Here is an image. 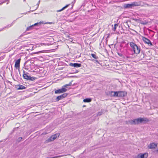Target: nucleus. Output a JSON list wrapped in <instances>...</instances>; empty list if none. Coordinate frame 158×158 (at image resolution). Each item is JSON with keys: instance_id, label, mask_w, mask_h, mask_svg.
Returning <instances> with one entry per match:
<instances>
[{"instance_id": "obj_11", "label": "nucleus", "mask_w": 158, "mask_h": 158, "mask_svg": "<svg viewBox=\"0 0 158 158\" xmlns=\"http://www.w3.org/2000/svg\"><path fill=\"white\" fill-rule=\"evenodd\" d=\"M60 135V134L56 133L55 134L52 135L51 137H50V141H53L57 138H58Z\"/></svg>"}, {"instance_id": "obj_25", "label": "nucleus", "mask_w": 158, "mask_h": 158, "mask_svg": "<svg viewBox=\"0 0 158 158\" xmlns=\"http://www.w3.org/2000/svg\"><path fill=\"white\" fill-rule=\"evenodd\" d=\"M22 139V137H19V138L18 139V141H20Z\"/></svg>"}, {"instance_id": "obj_17", "label": "nucleus", "mask_w": 158, "mask_h": 158, "mask_svg": "<svg viewBox=\"0 0 158 158\" xmlns=\"http://www.w3.org/2000/svg\"><path fill=\"white\" fill-rule=\"evenodd\" d=\"M124 7L126 8H131L133 7L132 3L131 4H125Z\"/></svg>"}, {"instance_id": "obj_33", "label": "nucleus", "mask_w": 158, "mask_h": 158, "mask_svg": "<svg viewBox=\"0 0 158 158\" xmlns=\"http://www.w3.org/2000/svg\"><path fill=\"white\" fill-rule=\"evenodd\" d=\"M2 29L0 30V31H2Z\"/></svg>"}, {"instance_id": "obj_12", "label": "nucleus", "mask_w": 158, "mask_h": 158, "mask_svg": "<svg viewBox=\"0 0 158 158\" xmlns=\"http://www.w3.org/2000/svg\"><path fill=\"white\" fill-rule=\"evenodd\" d=\"M147 156L148 154L147 153L140 154L138 155L136 158H146L147 157Z\"/></svg>"}, {"instance_id": "obj_32", "label": "nucleus", "mask_w": 158, "mask_h": 158, "mask_svg": "<svg viewBox=\"0 0 158 158\" xmlns=\"http://www.w3.org/2000/svg\"><path fill=\"white\" fill-rule=\"evenodd\" d=\"M49 23L48 22V23Z\"/></svg>"}, {"instance_id": "obj_7", "label": "nucleus", "mask_w": 158, "mask_h": 158, "mask_svg": "<svg viewBox=\"0 0 158 158\" xmlns=\"http://www.w3.org/2000/svg\"><path fill=\"white\" fill-rule=\"evenodd\" d=\"M67 95L68 94L67 93H64L63 94L57 97L56 99V101L58 102L59 100L66 97Z\"/></svg>"}, {"instance_id": "obj_13", "label": "nucleus", "mask_w": 158, "mask_h": 158, "mask_svg": "<svg viewBox=\"0 0 158 158\" xmlns=\"http://www.w3.org/2000/svg\"><path fill=\"white\" fill-rule=\"evenodd\" d=\"M69 65L71 66H73L74 67H81V65L80 64H78L77 63H70L69 64Z\"/></svg>"}, {"instance_id": "obj_35", "label": "nucleus", "mask_w": 158, "mask_h": 158, "mask_svg": "<svg viewBox=\"0 0 158 158\" xmlns=\"http://www.w3.org/2000/svg\"><path fill=\"white\" fill-rule=\"evenodd\" d=\"M51 23H51V22H50V24H51Z\"/></svg>"}, {"instance_id": "obj_30", "label": "nucleus", "mask_w": 158, "mask_h": 158, "mask_svg": "<svg viewBox=\"0 0 158 158\" xmlns=\"http://www.w3.org/2000/svg\"><path fill=\"white\" fill-rule=\"evenodd\" d=\"M54 33V32H53L52 31H50V35H51V34H54V33Z\"/></svg>"}, {"instance_id": "obj_26", "label": "nucleus", "mask_w": 158, "mask_h": 158, "mask_svg": "<svg viewBox=\"0 0 158 158\" xmlns=\"http://www.w3.org/2000/svg\"><path fill=\"white\" fill-rule=\"evenodd\" d=\"M118 55L120 56H123V55L122 53H118Z\"/></svg>"}, {"instance_id": "obj_16", "label": "nucleus", "mask_w": 158, "mask_h": 158, "mask_svg": "<svg viewBox=\"0 0 158 158\" xmlns=\"http://www.w3.org/2000/svg\"><path fill=\"white\" fill-rule=\"evenodd\" d=\"M156 147L157 145L154 143H151L148 146V148L150 149L155 148Z\"/></svg>"}, {"instance_id": "obj_14", "label": "nucleus", "mask_w": 158, "mask_h": 158, "mask_svg": "<svg viewBox=\"0 0 158 158\" xmlns=\"http://www.w3.org/2000/svg\"><path fill=\"white\" fill-rule=\"evenodd\" d=\"M117 93V91H110L108 93V94L111 97H116Z\"/></svg>"}, {"instance_id": "obj_10", "label": "nucleus", "mask_w": 158, "mask_h": 158, "mask_svg": "<svg viewBox=\"0 0 158 158\" xmlns=\"http://www.w3.org/2000/svg\"><path fill=\"white\" fill-rule=\"evenodd\" d=\"M43 23V22H40L39 23H35L34 24L32 25L31 26L27 27V28L26 31H27L31 30L32 29L33 27L34 26H36L38 24H40L41 23Z\"/></svg>"}, {"instance_id": "obj_29", "label": "nucleus", "mask_w": 158, "mask_h": 158, "mask_svg": "<svg viewBox=\"0 0 158 158\" xmlns=\"http://www.w3.org/2000/svg\"><path fill=\"white\" fill-rule=\"evenodd\" d=\"M49 138H48V139L45 142L46 143H48L49 142Z\"/></svg>"}, {"instance_id": "obj_6", "label": "nucleus", "mask_w": 158, "mask_h": 158, "mask_svg": "<svg viewBox=\"0 0 158 158\" xmlns=\"http://www.w3.org/2000/svg\"><path fill=\"white\" fill-rule=\"evenodd\" d=\"M116 97H123L127 95V93L123 91H117Z\"/></svg>"}, {"instance_id": "obj_22", "label": "nucleus", "mask_w": 158, "mask_h": 158, "mask_svg": "<svg viewBox=\"0 0 158 158\" xmlns=\"http://www.w3.org/2000/svg\"><path fill=\"white\" fill-rule=\"evenodd\" d=\"M118 26L117 24H115L114 25V27L112 28V30L114 31H115L117 27Z\"/></svg>"}, {"instance_id": "obj_2", "label": "nucleus", "mask_w": 158, "mask_h": 158, "mask_svg": "<svg viewBox=\"0 0 158 158\" xmlns=\"http://www.w3.org/2000/svg\"><path fill=\"white\" fill-rule=\"evenodd\" d=\"M147 122L149 121V120L147 118H138L134 119V120H131L129 122L131 124H138L142 122Z\"/></svg>"}, {"instance_id": "obj_31", "label": "nucleus", "mask_w": 158, "mask_h": 158, "mask_svg": "<svg viewBox=\"0 0 158 158\" xmlns=\"http://www.w3.org/2000/svg\"><path fill=\"white\" fill-rule=\"evenodd\" d=\"M40 1H39L38 2V4H37V5H39L40 3Z\"/></svg>"}, {"instance_id": "obj_5", "label": "nucleus", "mask_w": 158, "mask_h": 158, "mask_svg": "<svg viewBox=\"0 0 158 158\" xmlns=\"http://www.w3.org/2000/svg\"><path fill=\"white\" fill-rule=\"evenodd\" d=\"M23 77L24 79L31 81H33L35 79V77H31L29 76L28 73H25V72L24 70L23 71Z\"/></svg>"}, {"instance_id": "obj_28", "label": "nucleus", "mask_w": 158, "mask_h": 158, "mask_svg": "<svg viewBox=\"0 0 158 158\" xmlns=\"http://www.w3.org/2000/svg\"><path fill=\"white\" fill-rule=\"evenodd\" d=\"M94 60V61L95 62L97 63L98 64H99V61L97 60V59L95 60Z\"/></svg>"}, {"instance_id": "obj_34", "label": "nucleus", "mask_w": 158, "mask_h": 158, "mask_svg": "<svg viewBox=\"0 0 158 158\" xmlns=\"http://www.w3.org/2000/svg\"><path fill=\"white\" fill-rule=\"evenodd\" d=\"M157 151L158 152V149L157 150Z\"/></svg>"}, {"instance_id": "obj_15", "label": "nucleus", "mask_w": 158, "mask_h": 158, "mask_svg": "<svg viewBox=\"0 0 158 158\" xmlns=\"http://www.w3.org/2000/svg\"><path fill=\"white\" fill-rule=\"evenodd\" d=\"M20 60V59L17 60L15 63V67L16 69L19 68V67Z\"/></svg>"}, {"instance_id": "obj_4", "label": "nucleus", "mask_w": 158, "mask_h": 158, "mask_svg": "<svg viewBox=\"0 0 158 158\" xmlns=\"http://www.w3.org/2000/svg\"><path fill=\"white\" fill-rule=\"evenodd\" d=\"M54 38L52 35H50V45H52V44H54V49H52V48H53V47H50V48H52L50 49V52H53V51L55 50V49H56L57 48V45L56 43H55V42H53V40H54Z\"/></svg>"}, {"instance_id": "obj_3", "label": "nucleus", "mask_w": 158, "mask_h": 158, "mask_svg": "<svg viewBox=\"0 0 158 158\" xmlns=\"http://www.w3.org/2000/svg\"><path fill=\"white\" fill-rule=\"evenodd\" d=\"M134 6H151L145 3L142 1H139L138 2H132Z\"/></svg>"}, {"instance_id": "obj_8", "label": "nucleus", "mask_w": 158, "mask_h": 158, "mask_svg": "<svg viewBox=\"0 0 158 158\" xmlns=\"http://www.w3.org/2000/svg\"><path fill=\"white\" fill-rule=\"evenodd\" d=\"M142 40L145 43L148 44L149 46H151L152 44L150 40L145 37H143Z\"/></svg>"}, {"instance_id": "obj_19", "label": "nucleus", "mask_w": 158, "mask_h": 158, "mask_svg": "<svg viewBox=\"0 0 158 158\" xmlns=\"http://www.w3.org/2000/svg\"><path fill=\"white\" fill-rule=\"evenodd\" d=\"M69 4H68V5H66V6H64L61 9L59 10H57V12H60V11L63 10L64 9H65L67 7L69 6Z\"/></svg>"}, {"instance_id": "obj_18", "label": "nucleus", "mask_w": 158, "mask_h": 158, "mask_svg": "<svg viewBox=\"0 0 158 158\" xmlns=\"http://www.w3.org/2000/svg\"><path fill=\"white\" fill-rule=\"evenodd\" d=\"M91 101V99L90 98H86L83 100V102H89Z\"/></svg>"}, {"instance_id": "obj_1", "label": "nucleus", "mask_w": 158, "mask_h": 158, "mask_svg": "<svg viewBox=\"0 0 158 158\" xmlns=\"http://www.w3.org/2000/svg\"><path fill=\"white\" fill-rule=\"evenodd\" d=\"M130 45L131 48V51L134 52V54H139L140 51V47L138 46L133 42H130Z\"/></svg>"}, {"instance_id": "obj_27", "label": "nucleus", "mask_w": 158, "mask_h": 158, "mask_svg": "<svg viewBox=\"0 0 158 158\" xmlns=\"http://www.w3.org/2000/svg\"><path fill=\"white\" fill-rule=\"evenodd\" d=\"M102 113L101 112H98V113L97 114L98 115H102Z\"/></svg>"}, {"instance_id": "obj_9", "label": "nucleus", "mask_w": 158, "mask_h": 158, "mask_svg": "<svg viewBox=\"0 0 158 158\" xmlns=\"http://www.w3.org/2000/svg\"><path fill=\"white\" fill-rule=\"evenodd\" d=\"M67 90V89H66L63 87L61 89L56 90L55 93V94H60L65 92Z\"/></svg>"}, {"instance_id": "obj_24", "label": "nucleus", "mask_w": 158, "mask_h": 158, "mask_svg": "<svg viewBox=\"0 0 158 158\" xmlns=\"http://www.w3.org/2000/svg\"><path fill=\"white\" fill-rule=\"evenodd\" d=\"M70 86V84H66V85H64L63 87L64 88H65L67 86Z\"/></svg>"}, {"instance_id": "obj_23", "label": "nucleus", "mask_w": 158, "mask_h": 158, "mask_svg": "<svg viewBox=\"0 0 158 158\" xmlns=\"http://www.w3.org/2000/svg\"><path fill=\"white\" fill-rule=\"evenodd\" d=\"M132 55H127L126 56L127 58H132Z\"/></svg>"}, {"instance_id": "obj_21", "label": "nucleus", "mask_w": 158, "mask_h": 158, "mask_svg": "<svg viewBox=\"0 0 158 158\" xmlns=\"http://www.w3.org/2000/svg\"><path fill=\"white\" fill-rule=\"evenodd\" d=\"M26 87H25L23 86V85H19V87L18 88V89H25Z\"/></svg>"}, {"instance_id": "obj_20", "label": "nucleus", "mask_w": 158, "mask_h": 158, "mask_svg": "<svg viewBox=\"0 0 158 158\" xmlns=\"http://www.w3.org/2000/svg\"><path fill=\"white\" fill-rule=\"evenodd\" d=\"M91 56H92L95 59H98V56H97L95 54H91Z\"/></svg>"}, {"instance_id": "obj_36", "label": "nucleus", "mask_w": 158, "mask_h": 158, "mask_svg": "<svg viewBox=\"0 0 158 158\" xmlns=\"http://www.w3.org/2000/svg\"><path fill=\"white\" fill-rule=\"evenodd\" d=\"M24 1H25V0H23Z\"/></svg>"}]
</instances>
